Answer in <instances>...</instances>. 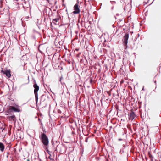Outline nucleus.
<instances>
[{
  "label": "nucleus",
  "mask_w": 161,
  "mask_h": 161,
  "mask_svg": "<svg viewBox=\"0 0 161 161\" xmlns=\"http://www.w3.org/2000/svg\"><path fill=\"white\" fill-rule=\"evenodd\" d=\"M41 139L43 144L44 145L46 148H47V147H46L49 144V141L46 135L44 133H42Z\"/></svg>",
  "instance_id": "obj_1"
},
{
  "label": "nucleus",
  "mask_w": 161,
  "mask_h": 161,
  "mask_svg": "<svg viewBox=\"0 0 161 161\" xmlns=\"http://www.w3.org/2000/svg\"><path fill=\"white\" fill-rule=\"evenodd\" d=\"M129 38V34L126 33L125 36L123 37L122 42L124 46L125 51L127 48L128 40Z\"/></svg>",
  "instance_id": "obj_2"
},
{
  "label": "nucleus",
  "mask_w": 161,
  "mask_h": 161,
  "mask_svg": "<svg viewBox=\"0 0 161 161\" xmlns=\"http://www.w3.org/2000/svg\"><path fill=\"white\" fill-rule=\"evenodd\" d=\"M33 87L35 88L34 90V93L35 95L36 104H37L38 100V95L37 92L39 89V87L36 83L34 84L33 85Z\"/></svg>",
  "instance_id": "obj_3"
},
{
  "label": "nucleus",
  "mask_w": 161,
  "mask_h": 161,
  "mask_svg": "<svg viewBox=\"0 0 161 161\" xmlns=\"http://www.w3.org/2000/svg\"><path fill=\"white\" fill-rule=\"evenodd\" d=\"M78 2H77L74 6V10L73 13L75 14H77L80 12V9L79 8Z\"/></svg>",
  "instance_id": "obj_4"
},
{
  "label": "nucleus",
  "mask_w": 161,
  "mask_h": 161,
  "mask_svg": "<svg viewBox=\"0 0 161 161\" xmlns=\"http://www.w3.org/2000/svg\"><path fill=\"white\" fill-rule=\"evenodd\" d=\"M2 72L3 74H5L8 78H10L11 76L10 71L8 70H2Z\"/></svg>",
  "instance_id": "obj_5"
},
{
  "label": "nucleus",
  "mask_w": 161,
  "mask_h": 161,
  "mask_svg": "<svg viewBox=\"0 0 161 161\" xmlns=\"http://www.w3.org/2000/svg\"><path fill=\"white\" fill-rule=\"evenodd\" d=\"M135 117V114L133 111H131L129 115V119L130 120H133Z\"/></svg>",
  "instance_id": "obj_6"
},
{
  "label": "nucleus",
  "mask_w": 161,
  "mask_h": 161,
  "mask_svg": "<svg viewBox=\"0 0 161 161\" xmlns=\"http://www.w3.org/2000/svg\"><path fill=\"white\" fill-rule=\"evenodd\" d=\"M10 109L11 110H13L14 112H19L20 111L19 109L13 106H10Z\"/></svg>",
  "instance_id": "obj_7"
},
{
  "label": "nucleus",
  "mask_w": 161,
  "mask_h": 161,
  "mask_svg": "<svg viewBox=\"0 0 161 161\" xmlns=\"http://www.w3.org/2000/svg\"><path fill=\"white\" fill-rule=\"evenodd\" d=\"M5 147L4 144L1 142H0V150L2 152L4 151Z\"/></svg>",
  "instance_id": "obj_8"
},
{
  "label": "nucleus",
  "mask_w": 161,
  "mask_h": 161,
  "mask_svg": "<svg viewBox=\"0 0 161 161\" xmlns=\"http://www.w3.org/2000/svg\"><path fill=\"white\" fill-rule=\"evenodd\" d=\"M46 95H45L43 94L42 95L40 98V101L44 102L46 99Z\"/></svg>",
  "instance_id": "obj_9"
},
{
  "label": "nucleus",
  "mask_w": 161,
  "mask_h": 161,
  "mask_svg": "<svg viewBox=\"0 0 161 161\" xmlns=\"http://www.w3.org/2000/svg\"><path fill=\"white\" fill-rule=\"evenodd\" d=\"M59 17L53 19V22L55 24V22H57L59 20Z\"/></svg>",
  "instance_id": "obj_10"
},
{
  "label": "nucleus",
  "mask_w": 161,
  "mask_h": 161,
  "mask_svg": "<svg viewBox=\"0 0 161 161\" xmlns=\"http://www.w3.org/2000/svg\"><path fill=\"white\" fill-rule=\"evenodd\" d=\"M9 118L10 119H12L13 120H14L15 119V117L14 115L10 116L9 117Z\"/></svg>",
  "instance_id": "obj_11"
},
{
  "label": "nucleus",
  "mask_w": 161,
  "mask_h": 161,
  "mask_svg": "<svg viewBox=\"0 0 161 161\" xmlns=\"http://www.w3.org/2000/svg\"><path fill=\"white\" fill-rule=\"evenodd\" d=\"M148 154H149V157L150 158L151 160L152 161H153V157L152 156V155L150 153H148Z\"/></svg>",
  "instance_id": "obj_12"
},
{
  "label": "nucleus",
  "mask_w": 161,
  "mask_h": 161,
  "mask_svg": "<svg viewBox=\"0 0 161 161\" xmlns=\"http://www.w3.org/2000/svg\"><path fill=\"white\" fill-rule=\"evenodd\" d=\"M63 79V77L62 76H61V77H60V80H59V81L60 82H61V80Z\"/></svg>",
  "instance_id": "obj_13"
},
{
  "label": "nucleus",
  "mask_w": 161,
  "mask_h": 161,
  "mask_svg": "<svg viewBox=\"0 0 161 161\" xmlns=\"http://www.w3.org/2000/svg\"><path fill=\"white\" fill-rule=\"evenodd\" d=\"M136 161H139V160L138 159L136 158Z\"/></svg>",
  "instance_id": "obj_14"
},
{
  "label": "nucleus",
  "mask_w": 161,
  "mask_h": 161,
  "mask_svg": "<svg viewBox=\"0 0 161 161\" xmlns=\"http://www.w3.org/2000/svg\"><path fill=\"white\" fill-rule=\"evenodd\" d=\"M52 145H53V144L54 143V142L52 141Z\"/></svg>",
  "instance_id": "obj_15"
},
{
  "label": "nucleus",
  "mask_w": 161,
  "mask_h": 161,
  "mask_svg": "<svg viewBox=\"0 0 161 161\" xmlns=\"http://www.w3.org/2000/svg\"><path fill=\"white\" fill-rule=\"evenodd\" d=\"M139 25H140V26H141V22H140L139 23Z\"/></svg>",
  "instance_id": "obj_16"
},
{
  "label": "nucleus",
  "mask_w": 161,
  "mask_h": 161,
  "mask_svg": "<svg viewBox=\"0 0 161 161\" xmlns=\"http://www.w3.org/2000/svg\"><path fill=\"white\" fill-rule=\"evenodd\" d=\"M144 90V87L143 86V88H142V90Z\"/></svg>",
  "instance_id": "obj_17"
},
{
  "label": "nucleus",
  "mask_w": 161,
  "mask_h": 161,
  "mask_svg": "<svg viewBox=\"0 0 161 161\" xmlns=\"http://www.w3.org/2000/svg\"><path fill=\"white\" fill-rule=\"evenodd\" d=\"M122 140V139H119V140Z\"/></svg>",
  "instance_id": "obj_18"
},
{
  "label": "nucleus",
  "mask_w": 161,
  "mask_h": 161,
  "mask_svg": "<svg viewBox=\"0 0 161 161\" xmlns=\"http://www.w3.org/2000/svg\"><path fill=\"white\" fill-rule=\"evenodd\" d=\"M138 36H139V34H138Z\"/></svg>",
  "instance_id": "obj_19"
},
{
  "label": "nucleus",
  "mask_w": 161,
  "mask_h": 161,
  "mask_svg": "<svg viewBox=\"0 0 161 161\" xmlns=\"http://www.w3.org/2000/svg\"><path fill=\"white\" fill-rule=\"evenodd\" d=\"M87 140H86V142H87Z\"/></svg>",
  "instance_id": "obj_20"
},
{
  "label": "nucleus",
  "mask_w": 161,
  "mask_h": 161,
  "mask_svg": "<svg viewBox=\"0 0 161 161\" xmlns=\"http://www.w3.org/2000/svg\"><path fill=\"white\" fill-rule=\"evenodd\" d=\"M27 161H29V159H28Z\"/></svg>",
  "instance_id": "obj_21"
},
{
  "label": "nucleus",
  "mask_w": 161,
  "mask_h": 161,
  "mask_svg": "<svg viewBox=\"0 0 161 161\" xmlns=\"http://www.w3.org/2000/svg\"><path fill=\"white\" fill-rule=\"evenodd\" d=\"M140 106H140H140H139V107H140Z\"/></svg>",
  "instance_id": "obj_22"
},
{
  "label": "nucleus",
  "mask_w": 161,
  "mask_h": 161,
  "mask_svg": "<svg viewBox=\"0 0 161 161\" xmlns=\"http://www.w3.org/2000/svg\"><path fill=\"white\" fill-rule=\"evenodd\" d=\"M38 120H40V119H38Z\"/></svg>",
  "instance_id": "obj_23"
},
{
  "label": "nucleus",
  "mask_w": 161,
  "mask_h": 161,
  "mask_svg": "<svg viewBox=\"0 0 161 161\" xmlns=\"http://www.w3.org/2000/svg\"><path fill=\"white\" fill-rule=\"evenodd\" d=\"M47 1H48V0H47Z\"/></svg>",
  "instance_id": "obj_24"
}]
</instances>
